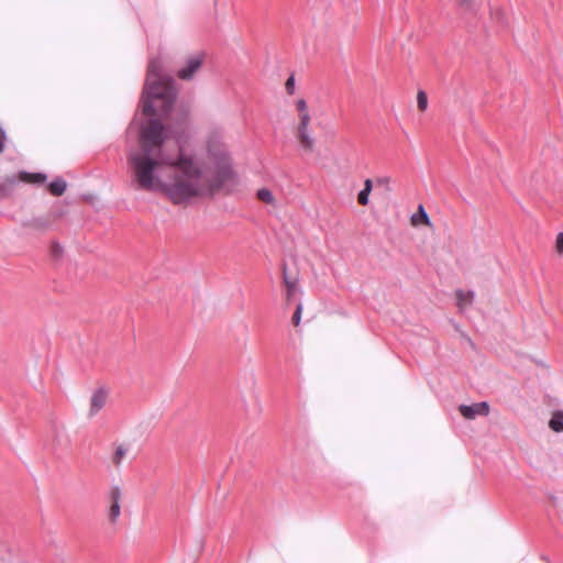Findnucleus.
<instances>
[{"instance_id":"obj_2","label":"nucleus","mask_w":563,"mask_h":563,"mask_svg":"<svg viewBox=\"0 0 563 563\" xmlns=\"http://www.w3.org/2000/svg\"><path fill=\"white\" fill-rule=\"evenodd\" d=\"M174 84L170 76L163 74L162 62L158 58L151 59L141 100L143 114L166 115L176 99Z\"/></svg>"},{"instance_id":"obj_10","label":"nucleus","mask_w":563,"mask_h":563,"mask_svg":"<svg viewBox=\"0 0 563 563\" xmlns=\"http://www.w3.org/2000/svg\"><path fill=\"white\" fill-rule=\"evenodd\" d=\"M128 454V446L124 444L115 445L114 452L111 456L112 464L118 468L121 466L122 461Z\"/></svg>"},{"instance_id":"obj_11","label":"nucleus","mask_w":563,"mask_h":563,"mask_svg":"<svg viewBox=\"0 0 563 563\" xmlns=\"http://www.w3.org/2000/svg\"><path fill=\"white\" fill-rule=\"evenodd\" d=\"M46 175L43 173H20V179L24 183L43 184L46 180Z\"/></svg>"},{"instance_id":"obj_28","label":"nucleus","mask_w":563,"mask_h":563,"mask_svg":"<svg viewBox=\"0 0 563 563\" xmlns=\"http://www.w3.org/2000/svg\"><path fill=\"white\" fill-rule=\"evenodd\" d=\"M169 132L173 134V136L176 139V141H177L178 143H180V141H181V139H183V136H181L180 132L178 131V129H177V128H172V126H170Z\"/></svg>"},{"instance_id":"obj_20","label":"nucleus","mask_w":563,"mask_h":563,"mask_svg":"<svg viewBox=\"0 0 563 563\" xmlns=\"http://www.w3.org/2000/svg\"><path fill=\"white\" fill-rule=\"evenodd\" d=\"M64 250L58 242H53L51 245V254L54 258L58 260L63 256Z\"/></svg>"},{"instance_id":"obj_8","label":"nucleus","mask_w":563,"mask_h":563,"mask_svg":"<svg viewBox=\"0 0 563 563\" xmlns=\"http://www.w3.org/2000/svg\"><path fill=\"white\" fill-rule=\"evenodd\" d=\"M201 64L202 60L200 57L189 58L187 65L178 70V77L184 80L191 79L194 74L201 67Z\"/></svg>"},{"instance_id":"obj_31","label":"nucleus","mask_w":563,"mask_h":563,"mask_svg":"<svg viewBox=\"0 0 563 563\" xmlns=\"http://www.w3.org/2000/svg\"><path fill=\"white\" fill-rule=\"evenodd\" d=\"M495 14L496 15L498 14L497 20H501V14L500 13L496 12Z\"/></svg>"},{"instance_id":"obj_25","label":"nucleus","mask_w":563,"mask_h":563,"mask_svg":"<svg viewBox=\"0 0 563 563\" xmlns=\"http://www.w3.org/2000/svg\"><path fill=\"white\" fill-rule=\"evenodd\" d=\"M285 88H286V90H287V92L289 95H292L295 92V78H294V76H290L287 79V81L285 84Z\"/></svg>"},{"instance_id":"obj_19","label":"nucleus","mask_w":563,"mask_h":563,"mask_svg":"<svg viewBox=\"0 0 563 563\" xmlns=\"http://www.w3.org/2000/svg\"><path fill=\"white\" fill-rule=\"evenodd\" d=\"M417 106L419 110L426 111L428 108V96L426 91L419 90L417 93Z\"/></svg>"},{"instance_id":"obj_6","label":"nucleus","mask_w":563,"mask_h":563,"mask_svg":"<svg viewBox=\"0 0 563 563\" xmlns=\"http://www.w3.org/2000/svg\"><path fill=\"white\" fill-rule=\"evenodd\" d=\"M460 413L465 419H475L477 416L486 417L489 413V405L487 401L475 402L473 405H461L459 407Z\"/></svg>"},{"instance_id":"obj_5","label":"nucleus","mask_w":563,"mask_h":563,"mask_svg":"<svg viewBox=\"0 0 563 563\" xmlns=\"http://www.w3.org/2000/svg\"><path fill=\"white\" fill-rule=\"evenodd\" d=\"M309 114L300 115L297 137L302 148L312 152L314 147V139L309 132Z\"/></svg>"},{"instance_id":"obj_3","label":"nucleus","mask_w":563,"mask_h":563,"mask_svg":"<svg viewBox=\"0 0 563 563\" xmlns=\"http://www.w3.org/2000/svg\"><path fill=\"white\" fill-rule=\"evenodd\" d=\"M173 158L165 154H156L134 150L128 155V164L132 172V183L137 189L145 191H161L164 180L156 172L161 166H170Z\"/></svg>"},{"instance_id":"obj_23","label":"nucleus","mask_w":563,"mask_h":563,"mask_svg":"<svg viewBox=\"0 0 563 563\" xmlns=\"http://www.w3.org/2000/svg\"><path fill=\"white\" fill-rule=\"evenodd\" d=\"M302 312V305L298 303L292 316V322L295 325H299Z\"/></svg>"},{"instance_id":"obj_22","label":"nucleus","mask_w":563,"mask_h":563,"mask_svg":"<svg viewBox=\"0 0 563 563\" xmlns=\"http://www.w3.org/2000/svg\"><path fill=\"white\" fill-rule=\"evenodd\" d=\"M371 191L367 190V189H362L358 194V197H357V200H358V203L362 205V206H367L368 205V196H369Z\"/></svg>"},{"instance_id":"obj_27","label":"nucleus","mask_w":563,"mask_h":563,"mask_svg":"<svg viewBox=\"0 0 563 563\" xmlns=\"http://www.w3.org/2000/svg\"><path fill=\"white\" fill-rule=\"evenodd\" d=\"M5 131L2 129V126L0 125V153L3 152L4 150V142H5Z\"/></svg>"},{"instance_id":"obj_30","label":"nucleus","mask_w":563,"mask_h":563,"mask_svg":"<svg viewBox=\"0 0 563 563\" xmlns=\"http://www.w3.org/2000/svg\"><path fill=\"white\" fill-rule=\"evenodd\" d=\"M461 5L468 7L471 4V0H457Z\"/></svg>"},{"instance_id":"obj_12","label":"nucleus","mask_w":563,"mask_h":563,"mask_svg":"<svg viewBox=\"0 0 563 563\" xmlns=\"http://www.w3.org/2000/svg\"><path fill=\"white\" fill-rule=\"evenodd\" d=\"M122 496L123 493L121 487L119 485H111L107 494L109 505L114 506L115 503L121 504Z\"/></svg>"},{"instance_id":"obj_17","label":"nucleus","mask_w":563,"mask_h":563,"mask_svg":"<svg viewBox=\"0 0 563 563\" xmlns=\"http://www.w3.org/2000/svg\"><path fill=\"white\" fill-rule=\"evenodd\" d=\"M121 516V504L114 506L109 505L107 508V517L111 525H117Z\"/></svg>"},{"instance_id":"obj_21","label":"nucleus","mask_w":563,"mask_h":563,"mask_svg":"<svg viewBox=\"0 0 563 563\" xmlns=\"http://www.w3.org/2000/svg\"><path fill=\"white\" fill-rule=\"evenodd\" d=\"M296 108L299 112V117L300 115H305V114H309L308 113V106H307V102L306 100L303 99H299L297 102H296Z\"/></svg>"},{"instance_id":"obj_7","label":"nucleus","mask_w":563,"mask_h":563,"mask_svg":"<svg viewBox=\"0 0 563 563\" xmlns=\"http://www.w3.org/2000/svg\"><path fill=\"white\" fill-rule=\"evenodd\" d=\"M109 393L104 387H99L90 398L89 417H95L107 404Z\"/></svg>"},{"instance_id":"obj_15","label":"nucleus","mask_w":563,"mask_h":563,"mask_svg":"<svg viewBox=\"0 0 563 563\" xmlns=\"http://www.w3.org/2000/svg\"><path fill=\"white\" fill-rule=\"evenodd\" d=\"M67 184L66 181L58 177L55 178L51 184L48 185L49 192L54 196H62L66 190Z\"/></svg>"},{"instance_id":"obj_14","label":"nucleus","mask_w":563,"mask_h":563,"mask_svg":"<svg viewBox=\"0 0 563 563\" xmlns=\"http://www.w3.org/2000/svg\"><path fill=\"white\" fill-rule=\"evenodd\" d=\"M474 299V292L473 291H464V290H456V300L457 306L461 309H464L467 305H471Z\"/></svg>"},{"instance_id":"obj_18","label":"nucleus","mask_w":563,"mask_h":563,"mask_svg":"<svg viewBox=\"0 0 563 563\" xmlns=\"http://www.w3.org/2000/svg\"><path fill=\"white\" fill-rule=\"evenodd\" d=\"M257 198L265 203H273L274 196L272 191L267 188H262L257 191Z\"/></svg>"},{"instance_id":"obj_24","label":"nucleus","mask_w":563,"mask_h":563,"mask_svg":"<svg viewBox=\"0 0 563 563\" xmlns=\"http://www.w3.org/2000/svg\"><path fill=\"white\" fill-rule=\"evenodd\" d=\"M555 250L560 255H563V232L556 235Z\"/></svg>"},{"instance_id":"obj_16","label":"nucleus","mask_w":563,"mask_h":563,"mask_svg":"<svg viewBox=\"0 0 563 563\" xmlns=\"http://www.w3.org/2000/svg\"><path fill=\"white\" fill-rule=\"evenodd\" d=\"M549 427L554 432L563 431V411H556L553 413L552 418L549 421Z\"/></svg>"},{"instance_id":"obj_4","label":"nucleus","mask_w":563,"mask_h":563,"mask_svg":"<svg viewBox=\"0 0 563 563\" xmlns=\"http://www.w3.org/2000/svg\"><path fill=\"white\" fill-rule=\"evenodd\" d=\"M167 139L165 125L156 118H151L140 129V148L150 153L164 154L163 144Z\"/></svg>"},{"instance_id":"obj_9","label":"nucleus","mask_w":563,"mask_h":563,"mask_svg":"<svg viewBox=\"0 0 563 563\" xmlns=\"http://www.w3.org/2000/svg\"><path fill=\"white\" fill-rule=\"evenodd\" d=\"M283 279L286 286V300L290 302L295 295L299 291V285L297 278H290L287 275L286 265L283 267Z\"/></svg>"},{"instance_id":"obj_1","label":"nucleus","mask_w":563,"mask_h":563,"mask_svg":"<svg viewBox=\"0 0 563 563\" xmlns=\"http://www.w3.org/2000/svg\"><path fill=\"white\" fill-rule=\"evenodd\" d=\"M207 153L212 172L209 165H205L203 168L198 166L191 156L184 154L181 147L179 148L177 159H173L170 164L174 176L170 181H164L161 189L173 203L181 205L196 197L213 196L223 188L230 192L236 185L231 158L219 132L209 135Z\"/></svg>"},{"instance_id":"obj_29","label":"nucleus","mask_w":563,"mask_h":563,"mask_svg":"<svg viewBox=\"0 0 563 563\" xmlns=\"http://www.w3.org/2000/svg\"><path fill=\"white\" fill-rule=\"evenodd\" d=\"M372 188H373V183H372V180H371V179H366V180L364 181V188H363V189H367V190L372 191Z\"/></svg>"},{"instance_id":"obj_13","label":"nucleus","mask_w":563,"mask_h":563,"mask_svg":"<svg viewBox=\"0 0 563 563\" xmlns=\"http://www.w3.org/2000/svg\"><path fill=\"white\" fill-rule=\"evenodd\" d=\"M411 223L413 225H419L421 223H424V224H428V225L431 224L430 223V218H429V216H428V213H427V211H426V209L423 208L422 205H420L418 207L417 212L412 214Z\"/></svg>"},{"instance_id":"obj_26","label":"nucleus","mask_w":563,"mask_h":563,"mask_svg":"<svg viewBox=\"0 0 563 563\" xmlns=\"http://www.w3.org/2000/svg\"><path fill=\"white\" fill-rule=\"evenodd\" d=\"M188 125V113H183L179 121V126L184 131Z\"/></svg>"}]
</instances>
